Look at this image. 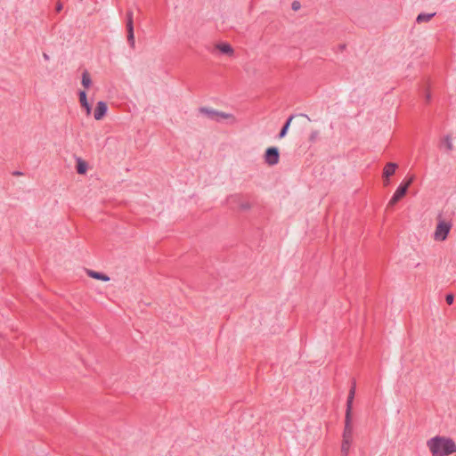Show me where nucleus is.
Returning a JSON list of instances; mask_svg holds the SVG:
<instances>
[{
  "label": "nucleus",
  "mask_w": 456,
  "mask_h": 456,
  "mask_svg": "<svg viewBox=\"0 0 456 456\" xmlns=\"http://www.w3.org/2000/svg\"><path fill=\"white\" fill-rule=\"evenodd\" d=\"M427 447L432 456H450L456 453V442L450 436H435L427 441Z\"/></svg>",
  "instance_id": "f257e3e1"
},
{
  "label": "nucleus",
  "mask_w": 456,
  "mask_h": 456,
  "mask_svg": "<svg viewBox=\"0 0 456 456\" xmlns=\"http://www.w3.org/2000/svg\"><path fill=\"white\" fill-rule=\"evenodd\" d=\"M452 224L444 218H439L436 222L432 238L436 242H443L447 240L452 230Z\"/></svg>",
  "instance_id": "f03ea898"
},
{
  "label": "nucleus",
  "mask_w": 456,
  "mask_h": 456,
  "mask_svg": "<svg viewBox=\"0 0 456 456\" xmlns=\"http://www.w3.org/2000/svg\"><path fill=\"white\" fill-rule=\"evenodd\" d=\"M413 180L414 176L411 175L400 184V186L396 189L393 197L391 198L389 205L393 206L396 204L401 199H403L405 196V194L407 193V190L412 183Z\"/></svg>",
  "instance_id": "7ed1b4c3"
},
{
  "label": "nucleus",
  "mask_w": 456,
  "mask_h": 456,
  "mask_svg": "<svg viewBox=\"0 0 456 456\" xmlns=\"http://www.w3.org/2000/svg\"><path fill=\"white\" fill-rule=\"evenodd\" d=\"M264 162L270 167L280 162V151L277 147H268L263 155Z\"/></svg>",
  "instance_id": "20e7f679"
},
{
  "label": "nucleus",
  "mask_w": 456,
  "mask_h": 456,
  "mask_svg": "<svg viewBox=\"0 0 456 456\" xmlns=\"http://www.w3.org/2000/svg\"><path fill=\"white\" fill-rule=\"evenodd\" d=\"M397 169L398 165L395 162H388L385 165L382 171V179L385 186L390 183V178L395 174Z\"/></svg>",
  "instance_id": "39448f33"
},
{
  "label": "nucleus",
  "mask_w": 456,
  "mask_h": 456,
  "mask_svg": "<svg viewBox=\"0 0 456 456\" xmlns=\"http://www.w3.org/2000/svg\"><path fill=\"white\" fill-rule=\"evenodd\" d=\"M108 107L106 102L101 101L98 102L94 111V117L95 120H102L106 115Z\"/></svg>",
  "instance_id": "423d86ee"
},
{
  "label": "nucleus",
  "mask_w": 456,
  "mask_h": 456,
  "mask_svg": "<svg viewBox=\"0 0 456 456\" xmlns=\"http://www.w3.org/2000/svg\"><path fill=\"white\" fill-rule=\"evenodd\" d=\"M353 431H354V427H353L352 411H346L345 427H344L343 435L353 436Z\"/></svg>",
  "instance_id": "0eeeda50"
},
{
  "label": "nucleus",
  "mask_w": 456,
  "mask_h": 456,
  "mask_svg": "<svg viewBox=\"0 0 456 456\" xmlns=\"http://www.w3.org/2000/svg\"><path fill=\"white\" fill-rule=\"evenodd\" d=\"M353 441V436H342V443H341V456H347L350 451L351 444Z\"/></svg>",
  "instance_id": "6e6552de"
},
{
  "label": "nucleus",
  "mask_w": 456,
  "mask_h": 456,
  "mask_svg": "<svg viewBox=\"0 0 456 456\" xmlns=\"http://www.w3.org/2000/svg\"><path fill=\"white\" fill-rule=\"evenodd\" d=\"M440 148L444 151L445 153H450L454 149L452 138L450 135L443 137L441 140Z\"/></svg>",
  "instance_id": "1a4fd4ad"
},
{
  "label": "nucleus",
  "mask_w": 456,
  "mask_h": 456,
  "mask_svg": "<svg viewBox=\"0 0 456 456\" xmlns=\"http://www.w3.org/2000/svg\"><path fill=\"white\" fill-rule=\"evenodd\" d=\"M215 120L219 122L225 121L229 124H234L237 122L236 118L232 114L220 111H216V117Z\"/></svg>",
  "instance_id": "9d476101"
},
{
  "label": "nucleus",
  "mask_w": 456,
  "mask_h": 456,
  "mask_svg": "<svg viewBox=\"0 0 456 456\" xmlns=\"http://www.w3.org/2000/svg\"><path fill=\"white\" fill-rule=\"evenodd\" d=\"M76 169L79 175H86L88 170L87 162L81 158H77L76 160Z\"/></svg>",
  "instance_id": "9b49d317"
},
{
  "label": "nucleus",
  "mask_w": 456,
  "mask_h": 456,
  "mask_svg": "<svg viewBox=\"0 0 456 456\" xmlns=\"http://www.w3.org/2000/svg\"><path fill=\"white\" fill-rule=\"evenodd\" d=\"M253 208V203L248 200H240L238 202V210L240 212H249Z\"/></svg>",
  "instance_id": "f8f14e48"
},
{
  "label": "nucleus",
  "mask_w": 456,
  "mask_h": 456,
  "mask_svg": "<svg viewBox=\"0 0 456 456\" xmlns=\"http://www.w3.org/2000/svg\"><path fill=\"white\" fill-rule=\"evenodd\" d=\"M86 273L89 277L102 281H109L110 280L108 275L102 273L95 272L94 270H87Z\"/></svg>",
  "instance_id": "ddd939ff"
},
{
  "label": "nucleus",
  "mask_w": 456,
  "mask_h": 456,
  "mask_svg": "<svg viewBox=\"0 0 456 456\" xmlns=\"http://www.w3.org/2000/svg\"><path fill=\"white\" fill-rule=\"evenodd\" d=\"M216 48L222 53L226 54L228 56H232L233 54L232 47L227 43H219L216 45Z\"/></svg>",
  "instance_id": "4468645a"
},
{
  "label": "nucleus",
  "mask_w": 456,
  "mask_h": 456,
  "mask_svg": "<svg viewBox=\"0 0 456 456\" xmlns=\"http://www.w3.org/2000/svg\"><path fill=\"white\" fill-rule=\"evenodd\" d=\"M355 395V385L352 387L349 391L347 401H346V411H352L353 410V402Z\"/></svg>",
  "instance_id": "2eb2a0df"
},
{
  "label": "nucleus",
  "mask_w": 456,
  "mask_h": 456,
  "mask_svg": "<svg viewBox=\"0 0 456 456\" xmlns=\"http://www.w3.org/2000/svg\"><path fill=\"white\" fill-rule=\"evenodd\" d=\"M92 83H93V81H92L89 72L86 70L84 71L82 74V79H81V84L84 86V88L85 89L90 88V86H92Z\"/></svg>",
  "instance_id": "dca6fc26"
},
{
  "label": "nucleus",
  "mask_w": 456,
  "mask_h": 456,
  "mask_svg": "<svg viewBox=\"0 0 456 456\" xmlns=\"http://www.w3.org/2000/svg\"><path fill=\"white\" fill-rule=\"evenodd\" d=\"M311 122V118L306 115H299L298 116V127L300 130H303L308 126Z\"/></svg>",
  "instance_id": "f3484780"
},
{
  "label": "nucleus",
  "mask_w": 456,
  "mask_h": 456,
  "mask_svg": "<svg viewBox=\"0 0 456 456\" xmlns=\"http://www.w3.org/2000/svg\"><path fill=\"white\" fill-rule=\"evenodd\" d=\"M435 13H419L417 16V22L418 23H427L431 20V19L434 17Z\"/></svg>",
  "instance_id": "a211bd4d"
},
{
  "label": "nucleus",
  "mask_w": 456,
  "mask_h": 456,
  "mask_svg": "<svg viewBox=\"0 0 456 456\" xmlns=\"http://www.w3.org/2000/svg\"><path fill=\"white\" fill-rule=\"evenodd\" d=\"M294 118H295L294 116H291V117L289 118V119L287 120V122L285 123V125L283 126V127L281 128V132L279 134V137L280 138H283V137L286 136V134H287V133L289 131V128L290 126V124H291V122H292Z\"/></svg>",
  "instance_id": "6ab92c4d"
},
{
  "label": "nucleus",
  "mask_w": 456,
  "mask_h": 456,
  "mask_svg": "<svg viewBox=\"0 0 456 456\" xmlns=\"http://www.w3.org/2000/svg\"><path fill=\"white\" fill-rule=\"evenodd\" d=\"M200 113L207 116L209 118L216 119V110L209 108H201L200 110Z\"/></svg>",
  "instance_id": "aec40b11"
},
{
  "label": "nucleus",
  "mask_w": 456,
  "mask_h": 456,
  "mask_svg": "<svg viewBox=\"0 0 456 456\" xmlns=\"http://www.w3.org/2000/svg\"><path fill=\"white\" fill-rule=\"evenodd\" d=\"M319 135H320V131L317 129H314L311 131V133L309 134L308 141L310 142H314L318 139Z\"/></svg>",
  "instance_id": "412c9836"
},
{
  "label": "nucleus",
  "mask_w": 456,
  "mask_h": 456,
  "mask_svg": "<svg viewBox=\"0 0 456 456\" xmlns=\"http://www.w3.org/2000/svg\"><path fill=\"white\" fill-rule=\"evenodd\" d=\"M78 96H79V102H80V105H83V104L88 103V101H87V95H86V90L80 91V92L78 93Z\"/></svg>",
  "instance_id": "4be33fe9"
},
{
  "label": "nucleus",
  "mask_w": 456,
  "mask_h": 456,
  "mask_svg": "<svg viewBox=\"0 0 456 456\" xmlns=\"http://www.w3.org/2000/svg\"><path fill=\"white\" fill-rule=\"evenodd\" d=\"M127 41L130 45V46L132 48H134V45H135V40H134V30L133 31H128L127 32Z\"/></svg>",
  "instance_id": "5701e85b"
},
{
  "label": "nucleus",
  "mask_w": 456,
  "mask_h": 456,
  "mask_svg": "<svg viewBox=\"0 0 456 456\" xmlns=\"http://www.w3.org/2000/svg\"><path fill=\"white\" fill-rule=\"evenodd\" d=\"M126 29H127V32L134 30L133 17H132L131 13L128 14V19H127V22H126Z\"/></svg>",
  "instance_id": "b1692460"
},
{
  "label": "nucleus",
  "mask_w": 456,
  "mask_h": 456,
  "mask_svg": "<svg viewBox=\"0 0 456 456\" xmlns=\"http://www.w3.org/2000/svg\"><path fill=\"white\" fill-rule=\"evenodd\" d=\"M81 107H82L83 109H85L86 113V115H87V116H89V115L91 114V112H92V108H91V105L89 104V102H88V103H86V104L81 105Z\"/></svg>",
  "instance_id": "393cba45"
},
{
  "label": "nucleus",
  "mask_w": 456,
  "mask_h": 456,
  "mask_svg": "<svg viewBox=\"0 0 456 456\" xmlns=\"http://www.w3.org/2000/svg\"><path fill=\"white\" fill-rule=\"evenodd\" d=\"M446 302H447V304L452 305V302H453V296L451 295V294L447 295L446 296Z\"/></svg>",
  "instance_id": "a878e982"
},
{
  "label": "nucleus",
  "mask_w": 456,
  "mask_h": 456,
  "mask_svg": "<svg viewBox=\"0 0 456 456\" xmlns=\"http://www.w3.org/2000/svg\"><path fill=\"white\" fill-rule=\"evenodd\" d=\"M299 7H300V4H299L298 2H293V3H292V9H293L294 11L298 10V9H299Z\"/></svg>",
  "instance_id": "bb28decb"
},
{
  "label": "nucleus",
  "mask_w": 456,
  "mask_h": 456,
  "mask_svg": "<svg viewBox=\"0 0 456 456\" xmlns=\"http://www.w3.org/2000/svg\"><path fill=\"white\" fill-rule=\"evenodd\" d=\"M62 9V4L61 3H58L56 5V11L60 12Z\"/></svg>",
  "instance_id": "cd10ccee"
},
{
  "label": "nucleus",
  "mask_w": 456,
  "mask_h": 456,
  "mask_svg": "<svg viewBox=\"0 0 456 456\" xmlns=\"http://www.w3.org/2000/svg\"><path fill=\"white\" fill-rule=\"evenodd\" d=\"M45 59H48V56L46 54H44Z\"/></svg>",
  "instance_id": "c85d7f7f"
}]
</instances>
